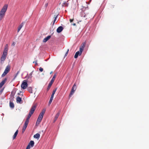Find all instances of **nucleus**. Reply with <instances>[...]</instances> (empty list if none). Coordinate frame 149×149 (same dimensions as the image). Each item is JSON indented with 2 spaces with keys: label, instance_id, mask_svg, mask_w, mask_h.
Here are the masks:
<instances>
[{
  "label": "nucleus",
  "instance_id": "obj_40",
  "mask_svg": "<svg viewBox=\"0 0 149 149\" xmlns=\"http://www.w3.org/2000/svg\"><path fill=\"white\" fill-rule=\"evenodd\" d=\"M18 95H19V93H18Z\"/></svg>",
  "mask_w": 149,
  "mask_h": 149
},
{
  "label": "nucleus",
  "instance_id": "obj_22",
  "mask_svg": "<svg viewBox=\"0 0 149 149\" xmlns=\"http://www.w3.org/2000/svg\"><path fill=\"white\" fill-rule=\"evenodd\" d=\"M8 50L7 49H4L3 54H5L6 55H7Z\"/></svg>",
  "mask_w": 149,
  "mask_h": 149
},
{
  "label": "nucleus",
  "instance_id": "obj_14",
  "mask_svg": "<svg viewBox=\"0 0 149 149\" xmlns=\"http://www.w3.org/2000/svg\"><path fill=\"white\" fill-rule=\"evenodd\" d=\"M34 142L33 141H31L29 143L28 145H29V148H30V146L31 147H33L34 146Z\"/></svg>",
  "mask_w": 149,
  "mask_h": 149
},
{
  "label": "nucleus",
  "instance_id": "obj_17",
  "mask_svg": "<svg viewBox=\"0 0 149 149\" xmlns=\"http://www.w3.org/2000/svg\"><path fill=\"white\" fill-rule=\"evenodd\" d=\"M33 137L36 139H38L40 137V135L38 133H37L34 135Z\"/></svg>",
  "mask_w": 149,
  "mask_h": 149
},
{
  "label": "nucleus",
  "instance_id": "obj_26",
  "mask_svg": "<svg viewBox=\"0 0 149 149\" xmlns=\"http://www.w3.org/2000/svg\"><path fill=\"white\" fill-rule=\"evenodd\" d=\"M83 50H84V49L82 48H81L80 47V48H79V52H80V54H79V55H81V53H82V52H83Z\"/></svg>",
  "mask_w": 149,
  "mask_h": 149
},
{
  "label": "nucleus",
  "instance_id": "obj_10",
  "mask_svg": "<svg viewBox=\"0 0 149 149\" xmlns=\"http://www.w3.org/2000/svg\"><path fill=\"white\" fill-rule=\"evenodd\" d=\"M28 124H27L26 123H24V125L23 126V128L22 129V133H23L24 132L25 130L26 129L27 127V126Z\"/></svg>",
  "mask_w": 149,
  "mask_h": 149
},
{
  "label": "nucleus",
  "instance_id": "obj_19",
  "mask_svg": "<svg viewBox=\"0 0 149 149\" xmlns=\"http://www.w3.org/2000/svg\"><path fill=\"white\" fill-rule=\"evenodd\" d=\"M80 53V52L79 51H77V52L74 55V58H77L78 57V55H79Z\"/></svg>",
  "mask_w": 149,
  "mask_h": 149
},
{
  "label": "nucleus",
  "instance_id": "obj_16",
  "mask_svg": "<svg viewBox=\"0 0 149 149\" xmlns=\"http://www.w3.org/2000/svg\"><path fill=\"white\" fill-rule=\"evenodd\" d=\"M54 81L52 79L51 80V81H50L49 83V84L48 85V87L47 88V90L49 89V88L51 87L52 84L54 82Z\"/></svg>",
  "mask_w": 149,
  "mask_h": 149
},
{
  "label": "nucleus",
  "instance_id": "obj_39",
  "mask_svg": "<svg viewBox=\"0 0 149 149\" xmlns=\"http://www.w3.org/2000/svg\"><path fill=\"white\" fill-rule=\"evenodd\" d=\"M52 71L51 72H50V74H52Z\"/></svg>",
  "mask_w": 149,
  "mask_h": 149
},
{
  "label": "nucleus",
  "instance_id": "obj_15",
  "mask_svg": "<svg viewBox=\"0 0 149 149\" xmlns=\"http://www.w3.org/2000/svg\"><path fill=\"white\" fill-rule=\"evenodd\" d=\"M16 101L17 103H21L22 98L19 96L17 97L16 98Z\"/></svg>",
  "mask_w": 149,
  "mask_h": 149
},
{
  "label": "nucleus",
  "instance_id": "obj_25",
  "mask_svg": "<svg viewBox=\"0 0 149 149\" xmlns=\"http://www.w3.org/2000/svg\"><path fill=\"white\" fill-rule=\"evenodd\" d=\"M27 90L30 93H32V88L31 87H29L27 88Z\"/></svg>",
  "mask_w": 149,
  "mask_h": 149
},
{
  "label": "nucleus",
  "instance_id": "obj_6",
  "mask_svg": "<svg viewBox=\"0 0 149 149\" xmlns=\"http://www.w3.org/2000/svg\"><path fill=\"white\" fill-rule=\"evenodd\" d=\"M77 88V87L75 85V84H74L70 92V93L69 96L70 97H71L72 95L74 94V92L75 91Z\"/></svg>",
  "mask_w": 149,
  "mask_h": 149
},
{
  "label": "nucleus",
  "instance_id": "obj_1",
  "mask_svg": "<svg viewBox=\"0 0 149 149\" xmlns=\"http://www.w3.org/2000/svg\"><path fill=\"white\" fill-rule=\"evenodd\" d=\"M8 7V5L6 4L4 5L0 11V21L3 18L5 15Z\"/></svg>",
  "mask_w": 149,
  "mask_h": 149
},
{
  "label": "nucleus",
  "instance_id": "obj_21",
  "mask_svg": "<svg viewBox=\"0 0 149 149\" xmlns=\"http://www.w3.org/2000/svg\"><path fill=\"white\" fill-rule=\"evenodd\" d=\"M57 17H58V15H55L54 16V18H54V19L53 21V24H52V25H54V24L55 23V22L56 20V19H57Z\"/></svg>",
  "mask_w": 149,
  "mask_h": 149
},
{
  "label": "nucleus",
  "instance_id": "obj_34",
  "mask_svg": "<svg viewBox=\"0 0 149 149\" xmlns=\"http://www.w3.org/2000/svg\"><path fill=\"white\" fill-rule=\"evenodd\" d=\"M15 42H13L12 44V46H15Z\"/></svg>",
  "mask_w": 149,
  "mask_h": 149
},
{
  "label": "nucleus",
  "instance_id": "obj_29",
  "mask_svg": "<svg viewBox=\"0 0 149 149\" xmlns=\"http://www.w3.org/2000/svg\"><path fill=\"white\" fill-rule=\"evenodd\" d=\"M4 49L8 50V45L7 44H6L5 46Z\"/></svg>",
  "mask_w": 149,
  "mask_h": 149
},
{
  "label": "nucleus",
  "instance_id": "obj_8",
  "mask_svg": "<svg viewBox=\"0 0 149 149\" xmlns=\"http://www.w3.org/2000/svg\"><path fill=\"white\" fill-rule=\"evenodd\" d=\"M7 55L4 54H2V55L1 58V63H3V61L5 60Z\"/></svg>",
  "mask_w": 149,
  "mask_h": 149
},
{
  "label": "nucleus",
  "instance_id": "obj_28",
  "mask_svg": "<svg viewBox=\"0 0 149 149\" xmlns=\"http://www.w3.org/2000/svg\"><path fill=\"white\" fill-rule=\"evenodd\" d=\"M63 6H64L67 7L68 6V3L65 2H64L63 4Z\"/></svg>",
  "mask_w": 149,
  "mask_h": 149
},
{
  "label": "nucleus",
  "instance_id": "obj_18",
  "mask_svg": "<svg viewBox=\"0 0 149 149\" xmlns=\"http://www.w3.org/2000/svg\"><path fill=\"white\" fill-rule=\"evenodd\" d=\"M18 130H17V131H16L14 135L13 136V139H15L16 137L17 136L18 133Z\"/></svg>",
  "mask_w": 149,
  "mask_h": 149
},
{
  "label": "nucleus",
  "instance_id": "obj_24",
  "mask_svg": "<svg viewBox=\"0 0 149 149\" xmlns=\"http://www.w3.org/2000/svg\"><path fill=\"white\" fill-rule=\"evenodd\" d=\"M60 112H58L56 114V115L55 116V118H54L55 119V120L56 119H57L59 115V114H60Z\"/></svg>",
  "mask_w": 149,
  "mask_h": 149
},
{
  "label": "nucleus",
  "instance_id": "obj_2",
  "mask_svg": "<svg viewBox=\"0 0 149 149\" xmlns=\"http://www.w3.org/2000/svg\"><path fill=\"white\" fill-rule=\"evenodd\" d=\"M36 105H33L30 109V111L29 112V113L28 116V117L26 120V121L25 123H26L27 124L29 123V119L30 118H31L32 115L33 114V113H34L36 108Z\"/></svg>",
  "mask_w": 149,
  "mask_h": 149
},
{
  "label": "nucleus",
  "instance_id": "obj_7",
  "mask_svg": "<svg viewBox=\"0 0 149 149\" xmlns=\"http://www.w3.org/2000/svg\"><path fill=\"white\" fill-rule=\"evenodd\" d=\"M56 89H57V88H56L53 91L52 93V94L51 95V97H50V99L49 102V104H51V102L52 101V100L53 99V98L54 95V94L55 93L56 91Z\"/></svg>",
  "mask_w": 149,
  "mask_h": 149
},
{
  "label": "nucleus",
  "instance_id": "obj_38",
  "mask_svg": "<svg viewBox=\"0 0 149 149\" xmlns=\"http://www.w3.org/2000/svg\"><path fill=\"white\" fill-rule=\"evenodd\" d=\"M72 25H73V26H75L76 25V24L75 23H73V24H71Z\"/></svg>",
  "mask_w": 149,
  "mask_h": 149
},
{
  "label": "nucleus",
  "instance_id": "obj_32",
  "mask_svg": "<svg viewBox=\"0 0 149 149\" xmlns=\"http://www.w3.org/2000/svg\"><path fill=\"white\" fill-rule=\"evenodd\" d=\"M74 20V19L73 18H72V19H70V22H72Z\"/></svg>",
  "mask_w": 149,
  "mask_h": 149
},
{
  "label": "nucleus",
  "instance_id": "obj_20",
  "mask_svg": "<svg viewBox=\"0 0 149 149\" xmlns=\"http://www.w3.org/2000/svg\"><path fill=\"white\" fill-rule=\"evenodd\" d=\"M10 107L12 108H13L14 107V103L11 102H10Z\"/></svg>",
  "mask_w": 149,
  "mask_h": 149
},
{
  "label": "nucleus",
  "instance_id": "obj_12",
  "mask_svg": "<svg viewBox=\"0 0 149 149\" xmlns=\"http://www.w3.org/2000/svg\"><path fill=\"white\" fill-rule=\"evenodd\" d=\"M24 24V22H22L21 23V24L19 25V26L18 27V30H17V32H18L22 28L23 26V25Z\"/></svg>",
  "mask_w": 149,
  "mask_h": 149
},
{
  "label": "nucleus",
  "instance_id": "obj_27",
  "mask_svg": "<svg viewBox=\"0 0 149 149\" xmlns=\"http://www.w3.org/2000/svg\"><path fill=\"white\" fill-rule=\"evenodd\" d=\"M56 76V73L54 75L52 79V80H54V81Z\"/></svg>",
  "mask_w": 149,
  "mask_h": 149
},
{
  "label": "nucleus",
  "instance_id": "obj_33",
  "mask_svg": "<svg viewBox=\"0 0 149 149\" xmlns=\"http://www.w3.org/2000/svg\"><path fill=\"white\" fill-rule=\"evenodd\" d=\"M69 51V49H68L67 50V52H66V53L65 55V56H67L68 54Z\"/></svg>",
  "mask_w": 149,
  "mask_h": 149
},
{
  "label": "nucleus",
  "instance_id": "obj_9",
  "mask_svg": "<svg viewBox=\"0 0 149 149\" xmlns=\"http://www.w3.org/2000/svg\"><path fill=\"white\" fill-rule=\"evenodd\" d=\"M7 80V78H5L4 80H3L0 83V88H1L3 85L4 84Z\"/></svg>",
  "mask_w": 149,
  "mask_h": 149
},
{
  "label": "nucleus",
  "instance_id": "obj_31",
  "mask_svg": "<svg viewBox=\"0 0 149 149\" xmlns=\"http://www.w3.org/2000/svg\"><path fill=\"white\" fill-rule=\"evenodd\" d=\"M39 70H40V71L41 72H42V71H43V69L42 68L40 67V68L39 69Z\"/></svg>",
  "mask_w": 149,
  "mask_h": 149
},
{
  "label": "nucleus",
  "instance_id": "obj_30",
  "mask_svg": "<svg viewBox=\"0 0 149 149\" xmlns=\"http://www.w3.org/2000/svg\"><path fill=\"white\" fill-rule=\"evenodd\" d=\"M37 61L36 60L35 61H33V63H35V64L36 65H37L38 64L37 63Z\"/></svg>",
  "mask_w": 149,
  "mask_h": 149
},
{
  "label": "nucleus",
  "instance_id": "obj_3",
  "mask_svg": "<svg viewBox=\"0 0 149 149\" xmlns=\"http://www.w3.org/2000/svg\"><path fill=\"white\" fill-rule=\"evenodd\" d=\"M45 111L46 110L45 109H44L42 110L38 116L36 122V124H39L40 123L43 118V115L45 113Z\"/></svg>",
  "mask_w": 149,
  "mask_h": 149
},
{
  "label": "nucleus",
  "instance_id": "obj_23",
  "mask_svg": "<svg viewBox=\"0 0 149 149\" xmlns=\"http://www.w3.org/2000/svg\"><path fill=\"white\" fill-rule=\"evenodd\" d=\"M86 45V43L85 42H83L81 45L80 47L84 49Z\"/></svg>",
  "mask_w": 149,
  "mask_h": 149
},
{
  "label": "nucleus",
  "instance_id": "obj_37",
  "mask_svg": "<svg viewBox=\"0 0 149 149\" xmlns=\"http://www.w3.org/2000/svg\"><path fill=\"white\" fill-rule=\"evenodd\" d=\"M56 120H57V119L55 120V119L54 118V121H53V122L54 123Z\"/></svg>",
  "mask_w": 149,
  "mask_h": 149
},
{
  "label": "nucleus",
  "instance_id": "obj_36",
  "mask_svg": "<svg viewBox=\"0 0 149 149\" xmlns=\"http://www.w3.org/2000/svg\"><path fill=\"white\" fill-rule=\"evenodd\" d=\"M30 148H29V145H28L26 149H30Z\"/></svg>",
  "mask_w": 149,
  "mask_h": 149
},
{
  "label": "nucleus",
  "instance_id": "obj_13",
  "mask_svg": "<svg viewBox=\"0 0 149 149\" xmlns=\"http://www.w3.org/2000/svg\"><path fill=\"white\" fill-rule=\"evenodd\" d=\"M51 36H47L44 39L43 42H46L51 38Z\"/></svg>",
  "mask_w": 149,
  "mask_h": 149
},
{
  "label": "nucleus",
  "instance_id": "obj_4",
  "mask_svg": "<svg viewBox=\"0 0 149 149\" xmlns=\"http://www.w3.org/2000/svg\"><path fill=\"white\" fill-rule=\"evenodd\" d=\"M10 66L9 65H7L2 74L1 75V77H3L5 76L10 71Z\"/></svg>",
  "mask_w": 149,
  "mask_h": 149
},
{
  "label": "nucleus",
  "instance_id": "obj_35",
  "mask_svg": "<svg viewBox=\"0 0 149 149\" xmlns=\"http://www.w3.org/2000/svg\"><path fill=\"white\" fill-rule=\"evenodd\" d=\"M48 5V3H46L45 5V8H47V6Z\"/></svg>",
  "mask_w": 149,
  "mask_h": 149
},
{
  "label": "nucleus",
  "instance_id": "obj_11",
  "mask_svg": "<svg viewBox=\"0 0 149 149\" xmlns=\"http://www.w3.org/2000/svg\"><path fill=\"white\" fill-rule=\"evenodd\" d=\"M63 29L62 26H61L58 28L56 30L57 32L58 33L61 32Z\"/></svg>",
  "mask_w": 149,
  "mask_h": 149
},
{
  "label": "nucleus",
  "instance_id": "obj_5",
  "mask_svg": "<svg viewBox=\"0 0 149 149\" xmlns=\"http://www.w3.org/2000/svg\"><path fill=\"white\" fill-rule=\"evenodd\" d=\"M28 86L27 81L26 80H24L23 81L21 85V88L24 89H25Z\"/></svg>",
  "mask_w": 149,
  "mask_h": 149
}]
</instances>
